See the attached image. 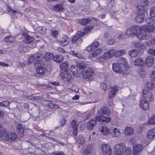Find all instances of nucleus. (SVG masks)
I'll use <instances>...</instances> for the list:
<instances>
[{
	"label": "nucleus",
	"mask_w": 155,
	"mask_h": 155,
	"mask_svg": "<svg viewBox=\"0 0 155 155\" xmlns=\"http://www.w3.org/2000/svg\"><path fill=\"white\" fill-rule=\"evenodd\" d=\"M98 112L100 114H105L106 116L97 115L95 117V119L97 121L100 122H109L111 120V119L108 116L110 114L109 110L105 106L101 108Z\"/></svg>",
	"instance_id": "obj_1"
},
{
	"label": "nucleus",
	"mask_w": 155,
	"mask_h": 155,
	"mask_svg": "<svg viewBox=\"0 0 155 155\" xmlns=\"http://www.w3.org/2000/svg\"><path fill=\"white\" fill-rule=\"evenodd\" d=\"M0 137L1 139L4 141H8L11 142L15 140L17 137V135L14 133H7L5 130H2L0 133Z\"/></svg>",
	"instance_id": "obj_2"
},
{
	"label": "nucleus",
	"mask_w": 155,
	"mask_h": 155,
	"mask_svg": "<svg viewBox=\"0 0 155 155\" xmlns=\"http://www.w3.org/2000/svg\"><path fill=\"white\" fill-rule=\"evenodd\" d=\"M136 10L137 11V15L135 18V21L137 23H141L143 21L145 18L144 7L142 5H138Z\"/></svg>",
	"instance_id": "obj_3"
},
{
	"label": "nucleus",
	"mask_w": 155,
	"mask_h": 155,
	"mask_svg": "<svg viewBox=\"0 0 155 155\" xmlns=\"http://www.w3.org/2000/svg\"><path fill=\"white\" fill-rule=\"evenodd\" d=\"M147 26L144 28V30L148 32H153L155 30V20L149 18L146 19Z\"/></svg>",
	"instance_id": "obj_4"
},
{
	"label": "nucleus",
	"mask_w": 155,
	"mask_h": 155,
	"mask_svg": "<svg viewBox=\"0 0 155 155\" xmlns=\"http://www.w3.org/2000/svg\"><path fill=\"white\" fill-rule=\"evenodd\" d=\"M36 61L34 62L35 66L36 68V72L37 74L36 75L38 77H41L42 75L45 74V72L46 71V69L42 66H40L41 64L38 61Z\"/></svg>",
	"instance_id": "obj_5"
},
{
	"label": "nucleus",
	"mask_w": 155,
	"mask_h": 155,
	"mask_svg": "<svg viewBox=\"0 0 155 155\" xmlns=\"http://www.w3.org/2000/svg\"><path fill=\"white\" fill-rule=\"evenodd\" d=\"M81 73L82 76L84 79H86L88 81L92 80V78L91 77L93 75L94 72L90 68L87 67Z\"/></svg>",
	"instance_id": "obj_6"
},
{
	"label": "nucleus",
	"mask_w": 155,
	"mask_h": 155,
	"mask_svg": "<svg viewBox=\"0 0 155 155\" xmlns=\"http://www.w3.org/2000/svg\"><path fill=\"white\" fill-rule=\"evenodd\" d=\"M143 95V100L146 101L147 102H150L153 100V96L150 91L144 89Z\"/></svg>",
	"instance_id": "obj_7"
},
{
	"label": "nucleus",
	"mask_w": 155,
	"mask_h": 155,
	"mask_svg": "<svg viewBox=\"0 0 155 155\" xmlns=\"http://www.w3.org/2000/svg\"><path fill=\"white\" fill-rule=\"evenodd\" d=\"M136 36L140 39L147 40L151 37L150 32L148 31L143 32L142 29L141 31L138 32Z\"/></svg>",
	"instance_id": "obj_8"
},
{
	"label": "nucleus",
	"mask_w": 155,
	"mask_h": 155,
	"mask_svg": "<svg viewBox=\"0 0 155 155\" xmlns=\"http://www.w3.org/2000/svg\"><path fill=\"white\" fill-rule=\"evenodd\" d=\"M101 150L103 155H111V150L108 144H102L101 146Z\"/></svg>",
	"instance_id": "obj_9"
},
{
	"label": "nucleus",
	"mask_w": 155,
	"mask_h": 155,
	"mask_svg": "<svg viewBox=\"0 0 155 155\" xmlns=\"http://www.w3.org/2000/svg\"><path fill=\"white\" fill-rule=\"evenodd\" d=\"M112 69L114 71L118 73L123 74L124 73L120 64L117 63L112 64Z\"/></svg>",
	"instance_id": "obj_10"
},
{
	"label": "nucleus",
	"mask_w": 155,
	"mask_h": 155,
	"mask_svg": "<svg viewBox=\"0 0 155 155\" xmlns=\"http://www.w3.org/2000/svg\"><path fill=\"white\" fill-rule=\"evenodd\" d=\"M118 87L115 85L111 87L110 91L109 92L108 95L109 99H111L113 97L118 90Z\"/></svg>",
	"instance_id": "obj_11"
},
{
	"label": "nucleus",
	"mask_w": 155,
	"mask_h": 155,
	"mask_svg": "<svg viewBox=\"0 0 155 155\" xmlns=\"http://www.w3.org/2000/svg\"><path fill=\"white\" fill-rule=\"evenodd\" d=\"M83 35V34L80 31H78L77 32L76 34L75 35H74L73 37V38L72 39V42L73 43H75L77 41H79L81 42V37Z\"/></svg>",
	"instance_id": "obj_12"
},
{
	"label": "nucleus",
	"mask_w": 155,
	"mask_h": 155,
	"mask_svg": "<svg viewBox=\"0 0 155 155\" xmlns=\"http://www.w3.org/2000/svg\"><path fill=\"white\" fill-rule=\"evenodd\" d=\"M143 147L141 144L135 145L133 148V153L134 154L137 155L143 150Z\"/></svg>",
	"instance_id": "obj_13"
},
{
	"label": "nucleus",
	"mask_w": 155,
	"mask_h": 155,
	"mask_svg": "<svg viewBox=\"0 0 155 155\" xmlns=\"http://www.w3.org/2000/svg\"><path fill=\"white\" fill-rule=\"evenodd\" d=\"M61 78L65 81H68L71 78V74L67 71H63L61 74Z\"/></svg>",
	"instance_id": "obj_14"
},
{
	"label": "nucleus",
	"mask_w": 155,
	"mask_h": 155,
	"mask_svg": "<svg viewBox=\"0 0 155 155\" xmlns=\"http://www.w3.org/2000/svg\"><path fill=\"white\" fill-rule=\"evenodd\" d=\"M72 74L74 75L78 76L81 72L79 68L77 65H73L70 68Z\"/></svg>",
	"instance_id": "obj_15"
},
{
	"label": "nucleus",
	"mask_w": 155,
	"mask_h": 155,
	"mask_svg": "<svg viewBox=\"0 0 155 155\" xmlns=\"http://www.w3.org/2000/svg\"><path fill=\"white\" fill-rule=\"evenodd\" d=\"M98 131L105 135L108 134L110 133V130L107 127L105 126H102L98 129Z\"/></svg>",
	"instance_id": "obj_16"
},
{
	"label": "nucleus",
	"mask_w": 155,
	"mask_h": 155,
	"mask_svg": "<svg viewBox=\"0 0 155 155\" xmlns=\"http://www.w3.org/2000/svg\"><path fill=\"white\" fill-rule=\"evenodd\" d=\"M145 62L147 65L149 67L153 66L154 61V58L152 56H148L145 59Z\"/></svg>",
	"instance_id": "obj_17"
},
{
	"label": "nucleus",
	"mask_w": 155,
	"mask_h": 155,
	"mask_svg": "<svg viewBox=\"0 0 155 155\" xmlns=\"http://www.w3.org/2000/svg\"><path fill=\"white\" fill-rule=\"evenodd\" d=\"M149 102L141 99L140 101V106L143 110H147L149 107V105L148 104Z\"/></svg>",
	"instance_id": "obj_18"
},
{
	"label": "nucleus",
	"mask_w": 155,
	"mask_h": 155,
	"mask_svg": "<svg viewBox=\"0 0 155 155\" xmlns=\"http://www.w3.org/2000/svg\"><path fill=\"white\" fill-rule=\"evenodd\" d=\"M69 38L66 35H64L59 41V42L62 46H66L69 43Z\"/></svg>",
	"instance_id": "obj_19"
},
{
	"label": "nucleus",
	"mask_w": 155,
	"mask_h": 155,
	"mask_svg": "<svg viewBox=\"0 0 155 155\" xmlns=\"http://www.w3.org/2000/svg\"><path fill=\"white\" fill-rule=\"evenodd\" d=\"M24 38L23 41L26 44H29L32 42L34 40L33 37L29 36L28 34L25 33L23 35Z\"/></svg>",
	"instance_id": "obj_20"
},
{
	"label": "nucleus",
	"mask_w": 155,
	"mask_h": 155,
	"mask_svg": "<svg viewBox=\"0 0 155 155\" xmlns=\"http://www.w3.org/2000/svg\"><path fill=\"white\" fill-rule=\"evenodd\" d=\"M93 144L91 143L87 145L86 148L83 152V154L84 155H90L91 152L93 150Z\"/></svg>",
	"instance_id": "obj_21"
},
{
	"label": "nucleus",
	"mask_w": 155,
	"mask_h": 155,
	"mask_svg": "<svg viewBox=\"0 0 155 155\" xmlns=\"http://www.w3.org/2000/svg\"><path fill=\"white\" fill-rule=\"evenodd\" d=\"M114 52L113 50H110L107 52H105L103 56L101 57V59L104 60L110 58V56L114 54Z\"/></svg>",
	"instance_id": "obj_22"
},
{
	"label": "nucleus",
	"mask_w": 155,
	"mask_h": 155,
	"mask_svg": "<svg viewBox=\"0 0 155 155\" xmlns=\"http://www.w3.org/2000/svg\"><path fill=\"white\" fill-rule=\"evenodd\" d=\"M71 126L73 130V134L75 136L77 135L78 130V125L76 124V122L74 120H73L71 123Z\"/></svg>",
	"instance_id": "obj_23"
},
{
	"label": "nucleus",
	"mask_w": 155,
	"mask_h": 155,
	"mask_svg": "<svg viewBox=\"0 0 155 155\" xmlns=\"http://www.w3.org/2000/svg\"><path fill=\"white\" fill-rule=\"evenodd\" d=\"M54 56V55L52 53L46 52L44 55V58L46 61H48L53 60Z\"/></svg>",
	"instance_id": "obj_24"
},
{
	"label": "nucleus",
	"mask_w": 155,
	"mask_h": 155,
	"mask_svg": "<svg viewBox=\"0 0 155 155\" xmlns=\"http://www.w3.org/2000/svg\"><path fill=\"white\" fill-rule=\"evenodd\" d=\"M135 66L141 67L144 64V61L142 59L140 58H137L134 62Z\"/></svg>",
	"instance_id": "obj_25"
},
{
	"label": "nucleus",
	"mask_w": 155,
	"mask_h": 155,
	"mask_svg": "<svg viewBox=\"0 0 155 155\" xmlns=\"http://www.w3.org/2000/svg\"><path fill=\"white\" fill-rule=\"evenodd\" d=\"M97 120H91L88 121L87 123V128L89 130L92 129L94 127L96 124V121Z\"/></svg>",
	"instance_id": "obj_26"
},
{
	"label": "nucleus",
	"mask_w": 155,
	"mask_h": 155,
	"mask_svg": "<svg viewBox=\"0 0 155 155\" xmlns=\"http://www.w3.org/2000/svg\"><path fill=\"white\" fill-rule=\"evenodd\" d=\"M102 49L101 48H98L97 49L93 52L91 53L88 56L89 58H93L98 55L102 51Z\"/></svg>",
	"instance_id": "obj_27"
},
{
	"label": "nucleus",
	"mask_w": 155,
	"mask_h": 155,
	"mask_svg": "<svg viewBox=\"0 0 155 155\" xmlns=\"http://www.w3.org/2000/svg\"><path fill=\"white\" fill-rule=\"evenodd\" d=\"M117 62L119 64H121L127 66L128 65L127 60L123 57H120L117 59Z\"/></svg>",
	"instance_id": "obj_28"
},
{
	"label": "nucleus",
	"mask_w": 155,
	"mask_h": 155,
	"mask_svg": "<svg viewBox=\"0 0 155 155\" xmlns=\"http://www.w3.org/2000/svg\"><path fill=\"white\" fill-rule=\"evenodd\" d=\"M131 29L132 30L133 36H136L138 32L141 31H142V29L140 27L137 26H132Z\"/></svg>",
	"instance_id": "obj_29"
},
{
	"label": "nucleus",
	"mask_w": 155,
	"mask_h": 155,
	"mask_svg": "<svg viewBox=\"0 0 155 155\" xmlns=\"http://www.w3.org/2000/svg\"><path fill=\"white\" fill-rule=\"evenodd\" d=\"M92 19L91 17H89L87 18H83L79 21V23L82 25H86L89 23L90 21H91Z\"/></svg>",
	"instance_id": "obj_30"
},
{
	"label": "nucleus",
	"mask_w": 155,
	"mask_h": 155,
	"mask_svg": "<svg viewBox=\"0 0 155 155\" xmlns=\"http://www.w3.org/2000/svg\"><path fill=\"white\" fill-rule=\"evenodd\" d=\"M53 10L58 12L62 11L63 9V8L61 4H57L53 7Z\"/></svg>",
	"instance_id": "obj_31"
},
{
	"label": "nucleus",
	"mask_w": 155,
	"mask_h": 155,
	"mask_svg": "<svg viewBox=\"0 0 155 155\" xmlns=\"http://www.w3.org/2000/svg\"><path fill=\"white\" fill-rule=\"evenodd\" d=\"M77 65L78 67L79 68L80 70V69H83L84 70L87 67H88L87 66L88 65L87 64H86L84 62L82 61H78Z\"/></svg>",
	"instance_id": "obj_32"
},
{
	"label": "nucleus",
	"mask_w": 155,
	"mask_h": 155,
	"mask_svg": "<svg viewBox=\"0 0 155 155\" xmlns=\"http://www.w3.org/2000/svg\"><path fill=\"white\" fill-rule=\"evenodd\" d=\"M134 132V130L131 127H127L125 129L124 133L127 136L131 135Z\"/></svg>",
	"instance_id": "obj_33"
},
{
	"label": "nucleus",
	"mask_w": 155,
	"mask_h": 155,
	"mask_svg": "<svg viewBox=\"0 0 155 155\" xmlns=\"http://www.w3.org/2000/svg\"><path fill=\"white\" fill-rule=\"evenodd\" d=\"M147 137L151 139L155 136V129H153L150 130L147 134Z\"/></svg>",
	"instance_id": "obj_34"
},
{
	"label": "nucleus",
	"mask_w": 155,
	"mask_h": 155,
	"mask_svg": "<svg viewBox=\"0 0 155 155\" xmlns=\"http://www.w3.org/2000/svg\"><path fill=\"white\" fill-rule=\"evenodd\" d=\"M17 130L20 136H22L24 133L23 128L21 125L20 124H18L17 126Z\"/></svg>",
	"instance_id": "obj_35"
},
{
	"label": "nucleus",
	"mask_w": 155,
	"mask_h": 155,
	"mask_svg": "<svg viewBox=\"0 0 155 155\" xmlns=\"http://www.w3.org/2000/svg\"><path fill=\"white\" fill-rule=\"evenodd\" d=\"M114 52V54H113L114 55V56L116 57H118L119 56L123 55L125 53V50L123 49L120 50L116 52Z\"/></svg>",
	"instance_id": "obj_36"
},
{
	"label": "nucleus",
	"mask_w": 155,
	"mask_h": 155,
	"mask_svg": "<svg viewBox=\"0 0 155 155\" xmlns=\"http://www.w3.org/2000/svg\"><path fill=\"white\" fill-rule=\"evenodd\" d=\"M111 134L113 137H117L120 135V132L118 129L115 128L111 132Z\"/></svg>",
	"instance_id": "obj_37"
},
{
	"label": "nucleus",
	"mask_w": 155,
	"mask_h": 155,
	"mask_svg": "<svg viewBox=\"0 0 155 155\" xmlns=\"http://www.w3.org/2000/svg\"><path fill=\"white\" fill-rule=\"evenodd\" d=\"M60 68L61 69L67 71L68 69V64L67 62H64L60 64Z\"/></svg>",
	"instance_id": "obj_38"
},
{
	"label": "nucleus",
	"mask_w": 155,
	"mask_h": 155,
	"mask_svg": "<svg viewBox=\"0 0 155 155\" xmlns=\"http://www.w3.org/2000/svg\"><path fill=\"white\" fill-rule=\"evenodd\" d=\"M70 53L71 55L78 58H83V56L76 51H70Z\"/></svg>",
	"instance_id": "obj_39"
},
{
	"label": "nucleus",
	"mask_w": 155,
	"mask_h": 155,
	"mask_svg": "<svg viewBox=\"0 0 155 155\" xmlns=\"http://www.w3.org/2000/svg\"><path fill=\"white\" fill-rule=\"evenodd\" d=\"M63 57L61 55H56L54 56L53 60L56 62H60L63 60Z\"/></svg>",
	"instance_id": "obj_40"
},
{
	"label": "nucleus",
	"mask_w": 155,
	"mask_h": 155,
	"mask_svg": "<svg viewBox=\"0 0 155 155\" xmlns=\"http://www.w3.org/2000/svg\"><path fill=\"white\" fill-rule=\"evenodd\" d=\"M15 38L12 36L9 35L6 36L4 38V40L6 42H13L14 41Z\"/></svg>",
	"instance_id": "obj_41"
},
{
	"label": "nucleus",
	"mask_w": 155,
	"mask_h": 155,
	"mask_svg": "<svg viewBox=\"0 0 155 155\" xmlns=\"http://www.w3.org/2000/svg\"><path fill=\"white\" fill-rule=\"evenodd\" d=\"M138 74L142 78H144L146 77V72L144 69L141 68L139 70Z\"/></svg>",
	"instance_id": "obj_42"
},
{
	"label": "nucleus",
	"mask_w": 155,
	"mask_h": 155,
	"mask_svg": "<svg viewBox=\"0 0 155 155\" xmlns=\"http://www.w3.org/2000/svg\"><path fill=\"white\" fill-rule=\"evenodd\" d=\"M128 54L132 58L135 57L138 55L137 50H133L130 51L129 52Z\"/></svg>",
	"instance_id": "obj_43"
},
{
	"label": "nucleus",
	"mask_w": 155,
	"mask_h": 155,
	"mask_svg": "<svg viewBox=\"0 0 155 155\" xmlns=\"http://www.w3.org/2000/svg\"><path fill=\"white\" fill-rule=\"evenodd\" d=\"M37 31L38 32L41 34H44L46 32V29L44 27H39L37 29Z\"/></svg>",
	"instance_id": "obj_44"
},
{
	"label": "nucleus",
	"mask_w": 155,
	"mask_h": 155,
	"mask_svg": "<svg viewBox=\"0 0 155 155\" xmlns=\"http://www.w3.org/2000/svg\"><path fill=\"white\" fill-rule=\"evenodd\" d=\"M77 141L78 143L83 145L85 142V138L82 135H80L77 138Z\"/></svg>",
	"instance_id": "obj_45"
},
{
	"label": "nucleus",
	"mask_w": 155,
	"mask_h": 155,
	"mask_svg": "<svg viewBox=\"0 0 155 155\" xmlns=\"http://www.w3.org/2000/svg\"><path fill=\"white\" fill-rule=\"evenodd\" d=\"M18 49L21 53H25L27 50L26 48L22 45H20L18 47Z\"/></svg>",
	"instance_id": "obj_46"
},
{
	"label": "nucleus",
	"mask_w": 155,
	"mask_h": 155,
	"mask_svg": "<svg viewBox=\"0 0 155 155\" xmlns=\"http://www.w3.org/2000/svg\"><path fill=\"white\" fill-rule=\"evenodd\" d=\"M125 34L129 37L133 36V31L131 27L128 28L127 29L125 32Z\"/></svg>",
	"instance_id": "obj_47"
},
{
	"label": "nucleus",
	"mask_w": 155,
	"mask_h": 155,
	"mask_svg": "<svg viewBox=\"0 0 155 155\" xmlns=\"http://www.w3.org/2000/svg\"><path fill=\"white\" fill-rule=\"evenodd\" d=\"M148 125L155 124V115L153 116L149 120L148 123Z\"/></svg>",
	"instance_id": "obj_48"
},
{
	"label": "nucleus",
	"mask_w": 155,
	"mask_h": 155,
	"mask_svg": "<svg viewBox=\"0 0 155 155\" xmlns=\"http://www.w3.org/2000/svg\"><path fill=\"white\" fill-rule=\"evenodd\" d=\"M149 73L152 81L155 82V71H149Z\"/></svg>",
	"instance_id": "obj_49"
},
{
	"label": "nucleus",
	"mask_w": 155,
	"mask_h": 155,
	"mask_svg": "<svg viewBox=\"0 0 155 155\" xmlns=\"http://www.w3.org/2000/svg\"><path fill=\"white\" fill-rule=\"evenodd\" d=\"M131 150L129 148H126L124 150L122 155H131Z\"/></svg>",
	"instance_id": "obj_50"
},
{
	"label": "nucleus",
	"mask_w": 155,
	"mask_h": 155,
	"mask_svg": "<svg viewBox=\"0 0 155 155\" xmlns=\"http://www.w3.org/2000/svg\"><path fill=\"white\" fill-rule=\"evenodd\" d=\"M150 16L153 17H155V6L152 7L150 10Z\"/></svg>",
	"instance_id": "obj_51"
},
{
	"label": "nucleus",
	"mask_w": 155,
	"mask_h": 155,
	"mask_svg": "<svg viewBox=\"0 0 155 155\" xmlns=\"http://www.w3.org/2000/svg\"><path fill=\"white\" fill-rule=\"evenodd\" d=\"M6 9L8 12L14 15H15V13L17 12L16 11L12 9L11 7L9 6H7Z\"/></svg>",
	"instance_id": "obj_52"
},
{
	"label": "nucleus",
	"mask_w": 155,
	"mask_h": 155,
	"mask_svg": "<svg viewBox=\"0 0 155 155\" xmlns=\"http://www.w3.org/2000/svg\"><path fill=\"white\" fill-rule=\"evenodd\" d=\"M93 28V26L92 25H90L89 26H87L85 27V29L83 31L84 32H87L90 31Z\"/></svg>",
	"instance_id": "obj_53"
},
{
	"label": "nucleus",
	"mask_w": 155,
	"mask_h": 155,
	"mask_svg": "<svg viewBox=\"0 0 155 155\" xmlns=\"http://www.w3.org/2000/svg\"><path fill=\"white\" fill-rule=\"evenodd\" d=\"M147 86L149 89L151 90L154 88V84L152 82H148L147 83Z\"/></svg>",
	"instance_id": "obj_54"
},
{
	"label": "nucleus",
	"mask_w": 155,
	"mask_h": 155,
	"mask_svg": "<svg viewBox=\"0 0 155 155\" xmlns=\"http://www.w3.org/2000/svg\"><path fill=\"white\" fill-rule=\"evenodd\" d=\"M91 46L94 49V50L97 48L99 45V43L96 41H94L91 44Z\"/></svg>",
	"instance_id": "obj_55"
},
{
	"label": "nucleus",
	"mask_w": 155,
	"mask_h": 155,
	"mask_svg": "<svg viewBox=\"0 0 155 155\" xmlns=\"http://www.w3.org/2000/svg\"><path fill=\"white\" fill-rule=\"evenodd\" d=\"M35 59V56L34 55L30 56L28 59V63L30 64L33 62Z\"/></svg>",
	"instance_id": "obj_56"
},
{
	"label": "nucleus",
	"mask_w": 155,
	"mask_h": 155,
	"mask_svg": "<svg viewBox=\"0 0 155 155\" xmlns=\"http://www.w3.org/2000/svg\"><path fill=\"white\" fill-rule=\"evenodd\" d=\"M9 103L8 101H5L0 103V105L3 107H7L9 104Z\"/></svg>",
	"instance_id": "obj_57"
},
{
	"label": "nucleus",
	"mask_w": 155,
	"mask_h": 155,
	"mask_svg": "<svg viewBox=\"0 0 155 155\" xmlns=\"http://www.w3.org/2000/svg\"><path fill=\"white\" fill-rule=\"evenodd\" d=\"M51 154L52 155H64V152L62 151L54 152Z\"/></svg>",
	"instance_id": "obj_58"
},
{
	"label": "nucleus",
	"mask_w": 155,
	"mask_h": 155,
	"mask_svg": "<svg viewBox=\"0 0 155 155\" xmlns=\"http://www.w3.org/2000/svg\"><path fill=\"white\" fill-rule=\"evenodd\" d=\"M141 4L142 5H142L143 7L144 6L146 7L148 4V1L147 0H143L141 2Z\"/></svg>",
	"instance_id": "obj_59"
},
{
	"label": "nucleus",
	"mask_w": 155,
	"mask_h": 155,
	"mask_svg": "<svg viewBox=\"0 0 155 155\" xmlns=\"http://www.w3.org/2000/svg\"><path fill=\"white\" fill-rule=\"evenodd\" d=\"M149 54L155 56V49H150L148 51Z\"/></svg>",
	"instance_id": "obj_60"
},
{
	"label": "nucleus",
	"mask_w": 155,
	"mask_h": 155,
	"mask_svg": "<svg viewBox=\"0 0 155 155\" xmlns=\"http://www.w3.org/2000/svg\"><path fill=\"white\" fill-rule=\"evenodd\" d=\"M49 85H52L54 86H56L59 85V83L57 81H50L48 82Z\"/></svg>",
	"instance_id": "obj_61"
},
{
	"label": "nucleus",
	"mask_w": 155,
	"mask_h": 155,
	"mask_svg": "<svg viewBox=\"0 0 155 155\" xmlns=\"http://www.w3.org/2000/svg\"><path fill=\"white\" fill-rule=\"evenodd\" d=\"M51 34L54 37H56L58 36V31L53 30L51 31Z\"/></svg>",
	"instance_id": "obj_62"
},
{
	"label": "nucleus",
	"mask_w": 155,
	"mask_h": 155,
	"mask_svg": "<svg viewBox=\"0 0 155 155\" xmlns=\"http://www.w3.org/2000/svg\"><path fill=\"white\" fill-rule=\"evenodd\" d=\"M115 40L113 38H110L107 41V43L109 45H113L114 42Z\"/></svg>",
	"instance_id": "obj_63"
},
{
	"label": "nucleus",
	"mask_w": 155,
	"mask_h": 155,
	"mask_svg": "<svg viewBox=\"0 0 155 155\" xmlns=\"http://www.w3.org/2000/svg\"><path fill=\"white\" fill-rule=\"evenodd\" d=\"M101 88L104 90H105L107 89V87H106V85L105 83H101Z\"/></svg>",
	"instance_id": "obj_64"
}]
</instances>
